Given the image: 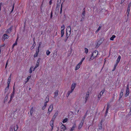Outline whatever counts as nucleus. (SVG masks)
Wrapping results in <instances>:
<instances>
[{
  "instance_id": "obj_1",
  "label": "nucleus",
  "mask_w": 131,
  "mask_h": 131,
  "mask_svg": "<svg viewBox=\"0 0 131 131\" xmlns=\"http://www.w3.org/2000/svg\"><path fill=\"white\" fill-rule=\"evenodd\" d=\"M98 52L96 51H94L91 56V57L93 58V59L95 58L97 56L98 54Z\"/></svg>"
},
{
  "instance_id": "obj_2",
  "label": "nucleus",
  "mask_w": 131,
  "mask_h": 131,
  "mask_svg": "<svg viewBox=\"0 0 131 131\" xmlns=\"http://www.w3.org/2000/svg\"><path fill=\"white\" fill-rule=\"evenodd\" d=\"M105 91V89H103L99 93V94L98 95V98L99 99L101 97L102 95L104 93V92Z\"/></svg>"
},
{
  "instance_id": "obj_3",
  "label": "nucleus",
  "mask_w": 131,
  "mask_h": 131,
  "mask_svg": "<svg viewBox=\"0 0 131 131\" xmlns=\"http://www.w3.org/2000/svg\"><path fill=\"white\" fill-rule=\"evenodd\" d=\"M53 104H51L49 106L48 109V112H49V114H50V112L52 111L53 109Z\"/></svg>"
},
{
  "instance_id": "obj_4",
  "label": "nucleus",
  "mask_w": 131,
  "mask_h": 131,
  "mask_svg": "<svg viewBox=\"0 0 131 131\" xmlns=\"http://www.w3.org/2000/svg\"><path fill=\"white\" fill-rule=\"evenodd\" d=\"M127 89L126 93L125 94V97H127L128 96L129 93V90L128 85L127 87Z\"/></svg>"
},
{
  "instance_id": "obj_5",
  "label": "nucleus",
  "mask_w": 131,
  "mask_h": 131,
  "mask_svg": "<svg viewBox=\"0 0 131 131\" xmlns=\"http://www.w3.org/2000/svg\"><path fill=\"white\" fill-rule=\"evenodd\" d=\"M13 26H11V27L9 28L6 31V33L7 34L10 33L12 29Z\"/></svg>"
},
{
  "instance_id": "obj_6",
  "label": "nucleus",
  "mask_w": 131,
  "mask_h": 131,
  "mask_svg": "<svg viewBox=\"0 0 131 131\" xmlns=\"http://www.w3.org/2000/svg\"><path fill=\"white\" fill-rule=\"evenodd\" d=\"M84 123V121L82 120L79 125L78 129H80Z\"/></svg>"
},
{
  "instance_id": "obj_7",
  "label": "nucleus",
  "mask_w": 131,
  "mask_h": 131,
  "mask_svg": "<svg viewBox=\"0 0 131 131\" xmlns=\"http://www.w3.org/2000/svg\"><path fill=\"white\" fill-rule=\"evenodd\" d=\"M61 130L60 131H64L66 129V127L65 126L62 124L61 126Z\"/></svg>"
},
{
  "instance_id": "obj_8",
  "label": "nucleus",
  "mask_w": 131,
  "mask_h": 131,
  "mask_svg": "<svg viewBox=\"0 0 131 131\" xmlns=\"http://www.w3.org/2000/svg\"><path fill=\"white\" fill-rule=\"evenodd\" d=\"M54 121V120H52V119L50 122V125L52 127V130L53 128V123Z\"/></svg>"
},
{
  "instance_id": "obj_9",
  "label": "nucleus",
  "mask_w": 131,
  "mask_h": 131,
  "mask_svg": "<svg viewBox=\"0 0 131 131\" xmlns=\"http://www.w3.org/2000/svg\"><path fill=\"white\" fill-rule=\"evenodd\" d=\"M123 90H121V92H120V94H119V100H120L122 98V96L123 94Z\"/></svg>"
},
{
  "instance_id": "obj_10",
  "label": "nucleus",
  "mask_w": 131,
  "mask_h": 131,
  "mask_svg": "<svg viewBox=\"0 0 131 131\" xmlns=\"http://www.w3.org/2000/svg\"><path fill=\"white\" fill-rule=\"evenodd\" d=\"M58 112L57 111L56 112L54 116H53L52 119V120H54L56 117L58 115Z\"/></svg>"
},
{
  "instance_id": "obj_11",
  "label": "nucleus",
  "mask_w": 131,
  "mask_h": 131,
  "mask_svg": "<svg viewBox=\"0 0 131 131\" xmlns=\"http://www.w3.org/2000/svg\"><path fill=\"white\" fill-rule=\"evenodd\" d=\"M81 65V64L79 63L75 67V70H78L79 68H80Z\"/></svg>"
},
{
  "instance_id": "obj_12",
  "label": "nucleus",
  "mask_w": 131,
  "mask_h": 131,
  "mask_svg": "<svg viewBox=\"0 0 131 131\" xmlns=\"http://www.w3.org/2000/svg\"><path fill=\"white\" fill-rule=\"evenodd\" d=\"M8 35L6 34H5L3 36V39L4 41L6 38H8Z\"/></svg>"
},
{
  "instance_id": "obj_13",
  "label": "nucleus",
  "mask_w": 131,
  "mask_h": 131,
  "mask_svg": "<svg viewBox=\"0 0 131 131\" xmlns=\"http://www.w3.org/2000/svg\"><path fill=\"white\" fill-rule=\"evenodd\" d=\"M61 0H58L57 2V5L56 6V8H58L59 7L60 5Z\"/></svg>"
},
{
  "instance_id": "obj_14",
  "label": "nucleus",
  "mask_w": 131,
  "mask_h": 131,
  "mask_svg": "<svg viewBox=\"0 0 131 131\" xmlns=\"http://www.w3.org/2000/svg\"><path fill=\"white\" fill-rule=\"evenodd\" d=\"M14 94H15L14 88V87L13 91L10 95V98H11L13 99V97H14Z\"/></svg>"
},
{
  "instance_id": "obj_15",
  "label": "nucleus",
  "mask_w": 131,
  "mask_h": 131,
  "mask_svg": "<svg viewBox=\"0 0 131 131\" xmlns=\"http://www.w3.org/2000/svg\"><path fill=\"white\" fill-rule=\"evenodd\" d=\"M76 86V84L75 83H73L71 86V89L73 90Z\"/></svg>"
},
{
  "instance_id": "obj_16",
  "label": "nucleus",
  "mask_w": 131,
  "mask_h": 131,
  "mask_svg": "<svg viewBox=\"0 0 131 131\" xmlns=\"http://www.w3.org/2000/svg\"><path fill=\"white\" fill-rule=\"evenodd\" d=\"M58 92L59 91L58 90H57L54 93V97L57 96L58 95Z\"/></svg>"
},
{
  "instance_id": "obj_17",
  "label": "nucleus",
  "mask_w": 131,
  "mask_h": 131,
  "mask_svg": "<svg viewBox=\"0 0 131 131\" xmlns=\"http://www.w3.org/2000/svg\"><path fill=\"white\" fill-rule=\"evenodd\" d=\"M45 102L48 103L49 101V96L48 95H47V96L45 100Z\"/></svg>"
},
{
  "instance_id": "obj_18",
  "label": "nucleus",
  "mask_w": 131,
  "mask_h": 131,
  "mask_svg": "<svg viewBox=\"0 0 131 131\" xmlns=\"http://www.w3.org/2000/svg\"><path fill=\"white\" fill-rule=\"evenodd\" d=\"M121 58V56H119L118 57V58L117 59L116 61V63H118L120 61V60Z\"/></svg>"
},
{
  "instance_id": "obj_19",
  "label": "nucleus",
  "mask_w": 131,
  "mask_h": 131,
  "mask_svg": "<svg viewBox=\"0 0 131 131\" xmlns=\"http://www.w3.org/2000/svg\"><path fill=\"white\" fill-rule=\"evenodd\" d=\"M11 75H10V77L8 79V81L7 82V84L9 85L10 82V80H11Z\"/></svg>"
},
{
  "instance_id": "obj_20",
  "label": "nucleus",
  "mask_w": 131,
  "mask_h": 131,
  "mask_svg": "<svg viewBox=\"0 0 131 131\" xmlns=\"http://www.w3.org/2000/svg\"><path fill=\"white\" fill-rule=\"evenodd\" d=\"M31 77V75H30V76H29L27 78V79H26V81L25 83H27L29 79Z\"/></svg>"
},
{
  "instance_id": "obj_21",
  "label": "nucleus",
  "mask_w": 131,
  "mask_h": 131,
  "mask_svg": "<svg viewBox=\"0 0 131 131\" xmlns=\"http://www.w3.org/2000/svg\"><path fill=\"white\" fill-rule=\"evenodd\" d=\"M34 110V108L33 107H32L31 109V110L30 111V114L31 116L32 115V114L33 113V112Z\"/></svg>"
},
{
  "instance_id": "obj_22",
  "label": "nucleus",
  "mask_w": 131,
  "mask_h": 131,
  "mask_svg": "<svg viewBox=\"0 0 131 131\" xmlns=\"http://www.w3.org/2000/svg\"><path fill=\"white\" fill-rule=\"evenodd\" d=\"M116 37V36L115 35H113L110 38V40H113L114 38Z\"/></svg>"
},
{
  "instance_id": "obj_23",
  "label": "nucleus",
  "mask_w": 131,
  "mask_h": 131,
  "mask_svg": "<svg viewBox=\"0 0 131 131\" xmlns=\"http://www.w3.org/2000/svg\"><path fill=\"white\" fill-rule=\"evenodd\" d=\"M75 124H74L70 129V131H72L74 129V128L75 127Z\"/></svg>"
},
{
  "instance_id": "obj_24",
  "label": "nucleus",
  "mask_w": 131,
  "mask_h": 131,
  "mask_svg": "<svg viewBox=\"0 0 131 131\" xmlns=\"http://www.w3.org/2000/svg\"><path fill=\"white\" fill-rule=\"evenodd\" d=\"M9 85L8 84L7 87H6V88L5 89V92H7L8 91V89L9 88Z\"/></svg>"
},
{
  "instance_id": "obj_25",
  "label": "nucleus",
  "mask_w": 131,
  "mask_h": 131,
  "mask_svg": "<svg viewBox=\"0 0 131 131\" xmlns=\"http://www.w3.org/2000/svg\"><path fill=\"white\" fill-rule=\"evenodd\" d=\"M130 10V8H128L127 10V16H128L129 14V12Z\"/></svg>"
},
{
  "instance_id": "obj_26",
  "label": "nucleus",
  "mask_w": 131,
  "mask_h": 131,
  "mask_svg": "<svg viewBox=\"0 0 131 131\" xmlns=\"http://www.w3.org/2000/svg\"><path fill=\"white\" fill-rule=\"evenodd\" d=\"M118 63H117L116 62V64H115V66H114V68L112 70V71H114L116 68V67L117 66V65H118Z\"/></svg>"
},
{
  "instance_id": "obj_27",
  "label": "nucleus",
  "mask_w": 131,
  "mask_h": 131,
  "mask_svg": "<svg viewBox=\"0 0 131 131\" xmlns=\"http://www.w3.org/2000/svg\"><path fill=\"white\" fill-rule=\"evenodd\" d=\"M64 34V30H61V37H62L63 36Z\"/></svg>"
},
{
  "instance_id": "obj_28",
  "label": "nucleus",
  "mask_w": 131,
  "mask_h": 131,
  "mask_svg": "<svg viewBox=\"0 0 131 131\" xmlns=\"http://www.w3.org/2000/svg\"><path fill=\"white\" fill-rule=\"evenodd\" d=\"M85 8H84L83 9V12H82V15H83L84 16H85Z\"/></svg>"
},
{
  "instance_id": "obj_29",
  "label": "nucleus",
  "mask_w": 131,
  "mask_h": 131,
  "mask_svg": "<svg viewBox=\"0 0 131 131\" xmlns=\"http://www.w3.org/2000/svg\"><path fill=\"white\" fill-rule=\"evenodd\" d=\"M69 30V31L71 32V28L70 26H68L67 27V30Z\"/></svg>"
},
{
  "instance_id": "obj_30",
  "label": "nucleus",
  "mask_w": 131,
  "mask_h": 131,
  "mask_svg": "<svg viewBox=\"0 0 131 131\" xmlns=\"http://www.w3.org/2000/svg\"><path fill=\"white\" fill-rule=\"evenodd\" d=\"M14 4L13 5V7H12V10L10 12V14H11L13 12L14 10Z\"/></svg>"
},
{
  "instance_id": "obj_31",
  "label": "nucleus",
  "mask_w": 131,
  "mask_h": 131,
  "mask_svg": "<svg viewBox=\"0 0 131 131\" xmlns=\"http://www.w3.org/2000/svg\"><path fill=\"white\" fill-rule=\"evenodd\" d=\"M68 121V119L67 118H65L64 119L62 122L63 123L66 122Z\"/></svg>"
},
{
  "instance_id": "obj_32",
  "label": "nucleus",
  "mask_w": 131,
  "mask_h": 131,
  "mask_svg": "<svg viewBox=\"0 0 131 131\" xmlns=\"http://www.w3.org/2000/svg\"><path fill=\"white\" fill-rule=\"evenodd\" d=\"M38 53H39L36 52V53L34 55V58H35V57H37V56H38Z\"/></svg>"
},
{
  "instance_id": "obj_33",
  "label": "nucleus",
  "mask_w": 131,
  "mask_h": 131,
  "mask_svg": "<svg viewBox=\"0 0 131 131\" xmlns=\"http://www.w3.org/2000/svg\"><path fill=\"white\" fill-rule=\"evenodd\" d=\"M89 91L87 92L85 96V97H88L89 95Z\"/></svg>"
},
{
  "instance_id": "obj_34",
  "label": "nucleus",
  "mask_w": 131,
  "mask_h": 131,
  "mask_svg": "<svg viewBox=\"0 0 131 131\" xmlns=\"http://www.w3.org/2000/svg\"><path fill=\"white\" fill-rule=\"evenodd\" d=\"M17 42H15V43L13 44V46H12V48L13 49L14 47L17 45Z\"/></svg>"
},
{
  "instance_id": "obj_35",
  "label": "nucleus",
  "mask_w": 131,
  "mask_h": 131,
  "mask_svg": "<svg viewBox=\"0 0 131 131\" xmlns=\"http://www.w3.org/2000/svg\"><path fill=\"white\" fill-rule=\"evenodd\" d=\"M50 53V51L48 50H47L46 52V54L47 55H48Z\"/></svg>"
},
{
  "instance_id": "obj_36",
  "label": "nucleus",
  "mask_w": 131,
  "mask_h": 131,
  "mask_svg": "<svg viewBox=\"0 0 131 131\" xmlns=\"http://www.w3.org/2000/svg\"><path fill=\"white\" fill-rule=\"evenodd\" d=\"M85 53H88V49L86 48H85Z\"/></svg>"
},
{
  "instance_id": "obj_37",
  "label": "nucleus",
  "mask_w": 131,
  "mask_h": 131,
  "mask_svg": "<svg viewBox=\"0 0 131 131\" xmlns=\"http://www.w3.org/2000/svg\"><path fill=\"white\" fill-rule=\"evenodd\" d=\"M109 105H110V104H107L106 109H107V110H108L110 108Z\"/></svg>"
},
{
  "instance_id": "obj_38",
  "label": "nucleus",
  "mask_w": 131,
  "mask_h": 131,
  "mask_svg": "<svg viewBox=\"0 0 131 131\" xmlns=\"http://www.w3.org/2000/svg\"><path fill=\"white\" fill-rule=\"evenodd\" d=\"M61 28L63 29L62 30H64L65 29V26L64 25H62L61 26Z\"/></svg>"
},
{
  "instance_id": "obj_39",
  "label": "nucleus",
  "mask_w": 131,
  "mask_h": 131,
  "mask_svg": "<svg viewBox=\"0 0 131 131\" xmlns=\"http://www.w3.org/2000/svg\"><path fill=\"white\" fill-rule=\"evenodd\" d=\"M32 67H31L30 68V69H29V72L30 73H32Z\"/></svg>"
},
{
  "instance_id": "obj_40",
  "label": "nucleus",
  "mask_w": 131,
  "mask_h": 131,
  "mask_svg": "<svg viewBox=\"0 0 131 131\" xmlns=\"http://www.w3.org/2000/svg\"><path fill=\"white\" fill-rule=\"evenodd\" d=\"M84 59H85V58H82L81 61L80 62V63L82 64L83 62V61H84Z\"/></svg>"
},
{
  "instance_id": "obj_41",
  "label": "nucleus",
  "mask_w": 131,
  "mask_h": 131,
  "mask_svg": "<svg viewBox=\"0 0 131 131\" xmlns=\"http://www.w3.org/2000/svg\"><path fill=\"white\" fill-rule=\"evenodd\" d=\"M39 63L37 62L35 66V68H37L39 66Z\"/></svg>"
},
{
  "instance_id": "obj_42",
  "label": "nucleus",
  "mask_w": 131,
  "mask_h": 131,
  "mask_svg": "<svg viewBox=\"0 0 131 131\" xmlns=\"http://www.w3.org/2000/svg\"><path fill=\"white\" fill-rule=\"evenodd\" d=\"M62 4H61V10H60V14H61L62 12Z\"/></svg>"
},
{
  "instance_id": "obj_43",
  "label": "nucleus",
  "mask_w": 131,
  "mask_h": 131,
  "mask_svg": "<svg viewBox=\"0 0 131 131\" xmlns=\"http://www.w3.org/2000/svg\"><path fill=\"white\" fill-rule=\"evenodd\" d=\"M131 5V3H130L128 5V8H130Z\"/></svg>"
},
{
  "instance_id": "obj_44",
  "label": "nucleus",
  "mask_w": 131,
  "mask_h": 131,
  "mask_svg": "<svg viewBox=\"0 0 131 131\" xmlns=\"http://www.w3.org/2000/svg\"><path fill=\"white\" fill-rule=\"evenodd\" d=\"M44 1V0H43L42 3L41 5V6H40V8L41 10H42V5H43V2Z\"/></svg>"
},
{
  "instance_id": "obj_45",
  "label": "nucleus",
  "mask_w": 131,
  "mask_h": 131,
  "mask_svg": "<svg viewBox=\"0 0 131 131\" xmlns=\"http://www.w3.org/2000/svg\"><path fill=\"white\" fill-rule=\"evenodd\" d=\"M69 35H68V33L67 32V31L66 37V38H67V39L69 37Z\"/></svg>"
},
{
  "instance_id": "obj_46",
  "label": "nucleus",
  "mask_w": 131,
  "mask_h": 131,
  "mask_svg": "<svg viewBox=\"0 0 131 131\" xmlns=\"http://www.w3.org/2000/svg\"><path fill=\"white\" fill-rule=\"evenodd\" d=\"M40 60H41V59L40 58H38V60H37V62L39 63Z\"/></svg>"
},
{
  "instance_id": "obj_47",
  "label": "nucleus",
  "mask_w": 131,
  "mask_h": 131,
  "mask_svg": "<svg viewBox=\"0 0 131 131\" xmlns=\"http://www.w3.org/2000/svg\"><path fill=\"white\" fill-rule=\"evenodd\" d=\"M73 91V90H72L71 89V90L70 91H68V92H69L70 94Z\"/></svg>"
},
{
  "instance_id": "obj_48",
  "label": "nucleus",
  "mask_w": 131,
  "mask_h": 131,
  "mask_svg": "<svg viewBox=\"0 0 131 131\" xmlns=\"http://www.w3.org/2000/svg\"><path fill=\"white\" fill-rule=\"evenodd\" d=\"M88 98V97H85V103H86V101H87Z\"/></svg>"
},
{
  "instance_id": "obj_49",
  "label": "nucleus",
  "mask_w": 131,
  "mask_h": 131,
  "mask_svg": "<svg viewBox=\"0 0 131 131\" xmlns=\"http://www.w3.org/2000/svg\"><path fill=\"white\" fill-rule=\"evenodd\" d=\"M12 99H13L12 98H10V100L8 102V103L9 104V103H10L11 102V101L12 100Z\"/></svg>"
},
{
  "instance_id": "obj_50",
  "label": "nucleus",
  "mask_w": 131,
  "mask_h": 131,
  "mask_svg": "<svg viewBox=\"0 0 131 131\" xmlns=\"http://www.w3.org/2000/svg\"><path fill=\"white\" fill-rule=\"evenodd\" d=\"M93 59H93V57H91L90 58V59H89V61H90L91 60H93Z\"/></svg>"
},
{
  "instance_id": "obj_51",
  "label": "nucleus",
  "mask_w": 131,
  "mask_h": 131,
  "mask_svg": "<svg viewBox=\"0 0 131 131\" xmlns=\"http://www.w3.org/2000/svg\"><path fill=\"white\" fill-rule=\"evenodd\" d=\"M10 131H13V129L12 127H10L9 129Z\"/></svg>"
},
{
  "instance_id": "obj_52",
  "label": "nucleus",
  "mask_w": 131,
  "mask_h": 131,
  "mask_svg": "<svg viewBox=\"0 0 131 131\" xmlns=\"http://www.w3.org/2000/svg\"><path fill=\"white\" fill-rule=\"evenodd\" d=\"M52 11L51 12V16H50V18L51 19L52 18Z\"/></svg>"
},
{
  "instance_id": "obj_53",
  "label": "nucleus",
  "mask_w": 131,
  "mask_h": 131,
  "mask_svg": "<svg viewBox=\"0 0 131 131\" xmlns=\"http://www.w3.org/2000/svg\"><path fill=\"white\" fill-rule=\"evenodd\" d=\"M47 103L46 102H45V103H44V106H45L46 107L47 105Z\"/></svg>"
},
{
  "instance_id": "obj_54",
  "label": "nucleus",
  "mask_w": 131,
  "mask_h": 131,
  "mask_svg": "<svg viewBox=\"0 0 131 131\" xmlns=\"http://www.w3.org/2000/svg\"><path fill=\"white\" fill-rule=\"evenodd\" d=\"M101 26H99V27L98 28V29H97V30H98L99 31V30L100 29H101Z\"/></svg>"
},
{
  "instance_id": "obj_55",
  "label": "nucleus",
  "mask_w": 131,
  "mask_h": 131,
  "mask_svg": "<svg viewBox=\"0 0 131 131\" xmlns=\"http://www.w3.org/2000/svg\"><path fill=\"white\" fill-rule=\"evenodd\" d=\"M8 60H7V62H6V66H5V68H6L7 67V66L8 64Z\"/></svg>"
},
{
  "instance_id": "obj_56",
  "label": "nucleus",
  "mask_w": 131,
  "mask_h": 131,
  "mask_svg": "<svg viewBox=\"0 0 131 131\" xmlns=\"http://www.w3.org/2000/svg\"><path fill=\"white\" fill-rule=\"evenodd\" d=\"M70 94L68 92L66 95L67 97H68L69 95Z\"/></svg>"
},
{
  "instance_id": "obj_57",
  "label": "nucleus",
  "mask_w": 131,
  "mask_h": 131,
  "mask_svg": "<svg viewBox=\"0 0 131 131\" xmlns=\"http://www.w3.org/2000/svg\"><path fill=\"white\" fill-rule=\"evenodd\" d=\"M2 3H0V11L1 10V6H2Z\"/></svg>"
},
{
  "instance_id": "obj_58",
  "label": "nucleus",
  "mask_w": 131,
  "mask_h": 131,
  "mask_svg": "<svg viewBox=\"0 0 131 131\" xmlns=\"http://www.w3.org/2000/svg\"><path fill=\"white\" fill-rule=\"evenodd\" d=\"M36 52L39 53V48H38L36 49Z\"/></svg>"
},
{
  "instance_id": "obj_59",
  "label": "nucleus",
  "mask_w": 131,
  "mask_h": 131,
  "mask_svg": "<svg viewBox=\"0 0 131 131\" xmlns=\"http://www.w3.org/2000/svg\"><path fill=\"white\" fill-rule=\"evenodd\" d=\"M52 0H50V1L49 2V4L50 5H51L52 4Z\"/></svg>"
},
{
  "instance_id": "obj_60",
  "label": "nucleus",
  "mask_w": 131,
  "mask_h": 131,
  "mask_svg": "<svg viewBox=\"0 0 131 131\" xmlns=\"http://www.w3.org/2000/svg\"><path fill=\"white\" fill-rule=\"evenodd\" d=\"M102 128V125L101 124V126L99 127V129H101Z\"/></svg>"
},
{
  "instance_id": "obj_61",
  "label": "nucleus",
  "mask_w": 131,
  "mask_h": 131,
  "mask_svg": "<svg viewBox=\"0 0 131 131\" xmlns=\"http://www.w3.org/2000/svg\"><path fill=\"white\" fill-rule=\"evenodd\" d=\"M16 127H17V128H16V129L15 130V131H16V130L18 129V125H16Z\"/></svg>"
},
{
  "instance_id": "obj_62",
  "label": "nucleus",
  "mask_w": 131,
  "mask_h": 131,
  "mask_svg": "<svg viewBox=\"0 0 131 131\" xmlns=\"http://www.w3.org/2000/svg\"><path fill=\"white\" fill-rule=\"evenodd\" d=\"M46 107L44 106H43L42 107V109L43 110H44V109H45V108H46Z\"/></svg>"
},
{
  "instance_id": "obj_63",
  "label": "nucleus",
  "mask_w": 131,
  "mask_h": 131,
  "mask_svg": "<svg viewBox=\"0 0 131 131\" xmlns=\"http://www.w3.org/2000/svg\"><path fill=\"white\" fill-rule=\"evenodd\" d=\"M8 96L7 95L5 97V99H6V100L8 99Z\"/></svg>"
},
{
  "instance_id": "obj_64",
  "label": "nucleus",
  "mask_w": 131,
  "mask_h": 131,
  "mask_svg": "<svg viewBox=\"0 0 131 131\" xmlns=\"http://www.w3.org/2000/svg\"><path fill=\"white\" fill-rule=\"evenodd\" d=\"M41 42H40L39 43V46H41Z\"/></svg>"
}]
</instances>
